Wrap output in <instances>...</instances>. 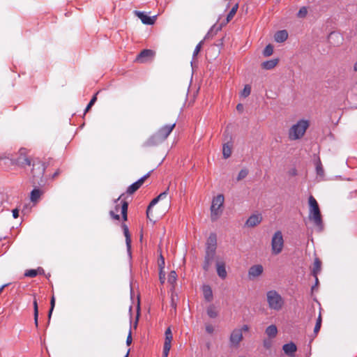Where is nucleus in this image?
Wrapping results in <instances>:
<instances>
[{"mask_svg":"<svg viewBox=\"0 0 357 357\" xmlns=\"http://www.w3.org/2000/svg\"><path fill=\"white\" fill-rule=\"evenodd\" d=\"M176 123H174L171 125H165L162 126L155 135L149 138L146 142V146H154L157 145L163 141H165L172 130L175 127Z\"/></svg>","mask_w":357,"mask_h":357,"instance_id":"1","label":"nucleus"},{"mask_svg":"<svg viewBox=\"0 0 357 357\" xmlns=\"http://www.w3.org/2000/svg\"><path fill=\"white\" fill-rule=\"evenodd\" d=\"M309 127L307 120H299L296 124L293 125L289 130V138L291 140L301 139Z\"/></svg>","mask_w":357,"mask_h":357,"instance_id":"2","label":"nucleus"},{"mask_svg":"<svg viewBox=\"0 0 357 357\" xmlns=\"http://www.w3.org/2000/svg\"><path fill=\"white\" fill-rule=\"evenodd\" d=\"M310 213L309 218L314 222V224L320 229H322L323 223L321 220V212L319 205L316 199L310 196L309 197Z\"/></svg>","mask_w":357,"mask_h":357,"instance_id":"3","label":"nucleus"},{"mask_svg":"<svg viewBox=\"0 0 357 357\" xmlns=\"http://www.w3.org/2000/svg\"><path fill=\"white\" fill-rule=\"evenodd\" d=\"M266 300L271 310L278 311L284 305V299L275 290H270L266 293Z\"/></svg>","mask_w":357,"mask_h":357,"instance_id":"4","label":"nucleus"},{"mask_svg":"<svg viewBox=\"0 0 357 357\" xmlns=\"http://www.w3.org/2000/svg\"><path fill=\"white\" fill-rule=\"evenodd\" d=\"M248 331L249 326L248 325H243L241 328H234L229 337L231 346L238 347L243 339V333L248 332Z\"/></svg>","mask_w":357,"mask_h":357,"instance_id":"5","label":"nucleus"},{"mask_svg":"<svg viewBox=\"0 0 357 357\" xmlns=\"http://www.w3.org/2000/svg\"><path fill=\"white\" fill-rule=\"evenodd\" d=\"M224 196L218 195L213 199L211 206V213L212 220H215L222 213V206L224 204Z\"/></svg>","mask_w":357,"mask_h":357,"instance_id":"6","label":"nucleus"},{"mask_svg":"<svg viewBox=\"0 0 357 357\" xmlns=\"http://www.w3.org/2000/svg\"><path fill=\"white\" fill-rule=\"evenodd\" d=\"M284 246V240L282 234L280 231H277L271 239V250L274 255L280 254Z\"/></svg>","mask_w":357,"mask_h":357,"instance_id":"7","label":"nucleus"},{"mask_svg":"<svg viewBox=\"0 0 357 357\" xmlns=\"http://www.w3.org/2000/svg\"><path fill=\"white\" fill-rule=\"evenodd\" d=\"M33 169L31 170L33 178H42L46 169L45 163L36 159L33 162Z\"/></svg>","mask_w":357,"mask_h":357,"instance_id":"8","label":"nucleus"},{"mask_svg":"<svg viewBox=\"0 0 357 357\" xmlns=\"http://www.w3.org/2000/svg\"><path fill=\"white\" fill-rule=\"evenodd\" d=\"M217 244V238L215 234H211L206 243V255L215 256Z\"/></svg>","mask_w":357,"mask_h":357,"instance_id":"9","label":"nucleus"},{"mask_svg":"<svg viewBox=\"0 0 357 357\" xmlns=\"http://www.w3.org/2000/svg\"><path fill=\"white\" fill-rule=\"evenodd\" d=\"M135 14L137 16L144 24L152 25L155 23L157 15L152 17L148 16L145 13L135 10Z\"/></svg>","mask_w":357,"mask_h":357,"instance_id":"10","label":"nucleus"},{"mask_svg":"<svg viewBox=\"0 0 357 357\" xmlns=\"http://www.w3.org/2000/svg\"><path fill=\"white\" fill-rule=\"evenodd\" d=\"M149 175H150V172L147 173L146 175L141 177L136 182L131 184L127 189V193L131 195V194L134 193L135 191H137L141 187V185L143 184L145 179L149 176Z\"/></svg>","mask_w":357,"mask_h":357,"instance_id":"11","label":"nucleus"},{"mask_svg":"<svg viewBox=\"0 0 357 357\" xmlns=\"http://www.w3.org/2000/svg\"><path fill=\"white\" fill-rule=\"evenodd\" d=\"M262 220V216L260 213H255L250 215L245 222V226L254 227L259 225Z\"/></svg>","mask_w":357,"mask_h":357,"instance_id":"12","label":"nucleus"},{"mask_svg":"<svg viewBox=\"0 0 357 357\" xmlns=\"http://www.w3.org/2000/svg\"><path fill=\"white\" fill-rule=\"evenodd\" d=\"M263 266L260 264L254 265L251 266L248 271V278L250 280H253L259 276L263 273Z\"/></svg>","mask_w":357,"mask_h":357,"instance_id":"13","label":"nucleus"},{"mask_svg":"<svg viewBox=\"0 0 357 357\" xmlns=\"http://www.w3.org/2000/svg\"><path fill=\"white\" fill-rule=\"evenodd\" d=\"M122 229L123 231L124 236L126 237V248H127V252L128 255L131 259L132 257V252H131V237L129 232V229L128 226L126 224L122 225Z\"/></svg>","mask_w":357,"mask_h":357,"instance_id":"14","label":"nucleus"},{"mask_svg":"<svg viewBox=\"0 0 357 357\" xmlns=\"http://www.w3.org/2000/svg\"><path fill=\"white\" fill-rule=\"evenodd\" d=\"M328 40L331 45L337 46L342 43L343 37L340 33L333 31L328 35Z\"/></svg>","mask_w":357,"mask_h":357,"instance_id":"15","label":"nucleus"},{"mask_svg":"<svg viewBox=\"0 0 357 357\" xmlns=\"http://www.w3.org/2000/svg\"><path fill=\"white\" fill-rule=\"evenodd\" d=\"M282 349L285 354L292 357L294 356V354L296 351L297 347L294 342H291L289 343L284 344L282 347Z\"/></svg>","mask_w":357,"mask_h":357,"instance_id":"16","label":"nucleus"},{"mask_svg":"<svg viewBox=\"0 0 357 357\" xmlns=\"http://www.w3.org/2000/svg\"><path fill=\"white\" fill-rule=\"evenodd\" d=\"M216 271L218 276L220 278H226L227 273L225 268V264L223 261H218L216 263Z\"/></svg>","mask_w":357,"mask_h":357,"instance_id":"17","label":"nucleus"},{"mask_svg":"<svg viewBox=\"0 0 357 357\" xmlns=\"http://www.w3.org/2000/svg\"><path fill=\"white\" fill-rule=\"evenodd\" d=\"M153 52L151 50H142L137 56L136 61L140 63H144L146 61V59L152 56Z\"/></svg>","mask_w":357,"mask_h":357,"instance_id":"18","label":"nucleus"},{"mask_svg":"<svg viewBox=\"0 0 357 357\" xmlns=\"http://www.w3.org/2000/svg\"><path fill=\"white\" fill-rule=\"evenodd\" d=\"M288 38V33L286 30L278 31L274 36L275 40L277 43H283Z\"/></svg>","mask_w":357,"mask_h":357,"instance_id":"19","label":"nucleus"},{"mask_svg":"<svg viewBox=\"0 0 357 357\" xmlns=\"http://www.w3.org/2000/svg\"><path fill=\"white\" fill-rule=\"evenodd\" d=\"M203 295L205 300L208 302L213 299V291L212 289L209 285L205 284L202 287Z\"/></svg>","mask_w":357,"mask_h":357,"instance_id":"20","label":"nucleus"},{"mask_svg":"<svg viewBox=\"0 0 357 357\" xmlns=\"http://www.w3.org/2000/svg\"><path fill=\"white\" fill-rule=\"evenodd\" d=\"M265 333L270 338H273L278 334V328L275 325L272 324L266 328Z\"/></svg>","mask_w":357,"mask_h":357,"instance_id":"21","label":"nucleus"},{"mask_svg":"<svg viewBox=\"0 0 357 357\" xmlns=\"http://www.w3.org/2000/svg\"><path fill=\"white\" fill-rule=\"evenodd\" d=\"M278 59H271V60L263 62L261 64V66L264 69L271 70V69L273 68L278 64Z\"/></svg>","mask_w":357,"mask_h":357,"instance_id":"22","label":"nucleus"},{"mask_svg":"<svg viewBox=\"0 0 357 357\" xmlns=\"http://www.w3.org/2000/svg\"><path fill=\"white\" fill-rule=\"evenodd\" d=\"M173 337H165L164 346H163V353H169L171 349V344Z\"/></svg>","mask_w":357,"mask_h":357,"instance_id":"23","label":"nucleus"},{"mask_svg":"<svg viewBox=\"0 0 357 357\" xmlns=\"http://www.w3.org/2000/svg\"><path fill=\"white\" fill-rule=\"evenodd\" d=\"M40 195H41V192L39 189H33L31 192V196H30L31 201L33 202H36L38 200V199L40 198Z\"/></svg>","mask_w":357,"mask_h":357,"instance_id":"24","label":"nucleus"},{"mask_svg":"<svg viewBox=\"0 0 357 357\" xmlns=\"http://www.w3.org/2000/svg\"><path fill=\"white\" fill-rule=\"evenodd\" d=\"M206 312L208 316L210 318H215L218 316V312L215 309V307L213 305H211L208 307L206 310Z\"/></svg>","mask_w":357,"mask_h":357,"instance_id":"25","label":"nucleus"},{"mask_svg":"<svg viewBox=\"0 0 357 357\" xmlns=\"http://www.w3.org/2000/svg\"><path fill=\"white\" fill-rule=\"evenodd\" d=\"M213 257H214V256H213V255L206 254L205 260H204V263L203 265V268L205 271L208 270L209 266L213 261Z\"/></svg>","mask_w":357,"mask_h":357,"instance_id":"26","label":"nucleus"},{"mask_svg":"<svg viewBox=\"0 0 357 357\" xmlns=\"http://www.w3.org/2000/svg\"><path fill=\"white\" fill-rule=\"evenodd\" d=\"M223 157L227 159L230 157L231 154V146L228 144H225L222 149Z\"/></svg>","mask_w":357,"mask_h":357,"instance_id":"27","label":"nucleus"},{"mask_svg":"<svg viewBox=\"0 0 357 357\" xmlns=\"http://www.w3.org/2000/svg\"><path fill=\"white\" fill-rule=\"evenodd\" d=\"M33 316H34V323L36 327L38 326V307L36 299L33 301Z\"/></svg>","mask_w":357,"mask_h":357,"instance_id":"28","label":"nucleus"},{"mask_svg":"<svg viewBox=\"0 0 357 357\" xmlns=\"http://www.w3.org/2000/svg\"><path fill=\"white\" fill-rule=\"evenodd\" d=\"M321 270V261L316 259L314 262V266L312 269V275L314 277H316V275Z\"/></svg>","mask_w":357,"mask_h":357,"instance_id":"29","label":"nucleus"},{"mask_svg":"<svg viewBox=\"0 0 357 357\" xmlns=\"http://www.w3.org/2000/svg\"><path fill=\"white\" fill-rule=\"evenodd\" d=\"M18 163L22 166H24V165L30 166L33 164V163H31V160L29 158L25 157V156L20 157L18 158Z\"/></svg>","mask_w":357,"mask_h":357,"instance_id":"30","label":"nucleus"},{"mask_svg":"<svg viewBox=\"0 0 357 357\" xmlns=\"http://www.w3.org/2000/svg\"><path fill=\"white\" fill-rule=\"evenodd\" d=\"M238 3H236L233 7L231 9V10L229 11V13H228V15H227V22H229L233 17L235 15L237 10H238Z\"/></svg>","mask_w":357,"mask_h":357,"instance_id":"31","label":"nucleus"},{"mask_svg":"<svg viewBox=\"0 0 357 357\" xmlns=\"http://www.w3.org/2000/svg\"><path fill=\"white\" fill-rule=\"evenodd\" d=\"M316 172L320 176H323L324 174V168L319 159L316 162Z\"/></svg>","mask_w":357,"mask_h":357,"instance_id":"32","label":"nucleus"},{"mask_svg":"<svg viewBox=\"0 0 357 357\" xmlns=\"http://www.w3.org/2000/svg\"><path fill=\"white\" fill-rule=\"evenodd\" d=\"M128 204L126 202H123L121 206V213L124 220H127V211H128Z\"/></svg>","mask_w":357,"mask_h":357,"instance_id":"33","label":"nucleus"},{"mask_svg":"<svg viewBox=\"0 0 357 357\" xmlns=\"http://www.w3.org/2000/svg\"><path fill=\"white\" fill-rule=\"evenodd\" d=\"M273 52V45L269 44V45H266V47L264 48V50L263 51V54L265 56H269L272 55Z\"/></svg>","mask_w":357,"mask_h":357,"instance_id":"34","label":"nucleus"},{"mask_svg":"<svg viewBox=\"0 0 357 357\" xmlns=\"http://www.w3.org/2000/svg\"><path fill=\"white\" fill-rule=\"evenodd\" d=\"M321 314H319V315L317 319L314 328V333L315 335H317V334L319 331V330L321 328Z\"/></svg>","mask_w":357,"mask_h":357,"instance_id":"35","label":"nucleus"},{"mask_svg":"<svg viewBox=\"0 0 357 357\" xmlns=\"http://www.w3.org/2000/svg\"><path fill=\"white\" fill-rule=\"evenodd\" d=\"M307 14V8L305 6H303L300 8L297 13V17L299 18H304Z\"/></svg>","mask_w":357,"mask_h":357,"instance_id":"36","label":"nucleus"},{"mask_svg":"<svg viewBox=\"0 0 357 357\" xmlns=\"http://www.w3.org/2000/svg\"><path fill=\"white\" fill-rule=\"evenodd\" d=\"M159 199H158V197H156L155 198H154L149 204V205L147 207V210H146V215L148 218H149V215H150V212H151V209L153 206H154L158 202Z\"/></svg>","mask_w":357,"mask_h":357,"instance_id":"37","label":"nucleus"},{"mask_svg":"<svg viewBox=\"0 0 357 357\" xmlns=\"http://www.w3.org/2000/svg\"><path fill=\"white\" fill-rule=\"evenodd\" d=\"M251 92V87L250 85L247 84L244 86L243 91H241V96L244 98L248 97Z\"/></svg>","mask_w":357,"mask_h":357,"instance_id":"38","label":"nucleus"},{"mask_svg":"<svg viewBox=\"0 0 357 357\" xmlns=\"http://www.w3.org/2000/svg\"><path fill=\"white\" fill-rule=\"evenodd\" d=\"M248 174V171L247 169H241L237 176V181H241L245 178L247 175Z\"/></svg>","mask_w":357,"mask_h":357,"instance_id":"39","label":"nucleus"},{"mask_svg":"<svg viewBox=\"0 0 357 357\" xmlns=\"http://www.w3.org/2000/svg\"><path fill=\"white\" fill-rule=\"evenodd\" d=\"M38 275L37 271L35 269H29L26 271L24 273V276L29 278H34Z\"/></svg>","mask_w":357,"mask_h":357,"instance_id":"40","label":"nucleus"},{"mask_svg":"<svg viewBox=\"0 0 357 357\" xmlns=\"http://www.w3.org/2000/svg\"><path fill=\"white\" fill-rule=\"evenodd\" d=\"M97 93L95 94L92 98L91 99L90 102H89V104L87 105L85 110H84V113H86L89 109L90 108L94 105V103L96 102V100H97Z\"/></svg>","mask_w":357,"mask_h":357,"instance_id":"41","label":"nucleus"},{"mask_svg":"<svg viewBox=\"0 0 357 357\" xmlns=\"http://www.w3.org/2000/svg\"><path fill=\"white\" fill-rule=\"evenodd\" d=\"M203 43H204V42H203V40L200 41V42L197 45V46L195 47V50H194V52H193V55H192V59H193L197 56V54H199V52H200Z\"/></svg>","mask_w":357,"mask_h":357,"instance_id":"42","label":"nucleus"},{"mask_svg":"<svg viewBox=\"0 0 357 357\" xmlns=\"http://www.w3.org/2000/svg\"><path fill=\"white\" fill-rule=\"evenodd\" d=\"M176 280V273L175 271H171L168 276V282L171 284H174Z\"/></svg>","mask_w":357,"mask_h":357,"instance_id":"43","label":"nucleus"},{"mask_svg":"<svg viewBox=\"0 0 357 357\" xmlns=\"http://www.w3.org/2000/svg\"><path fill=\"white\" fill-rule=\"evenodd\" d=\"M54 305H55V298H54V296H52V298H51V301H50V311H49V313H48V319H49V320L51 318L52 313V311L54 310Z\"/></svg>","mask_w":357,"mask_h":357,"instance_id":"44","label":"nucleus"},{"mask_svg":"<svg viewBox=\"0 0 357 357\" xmlns=\"http://www.w3.org/2000/svg\"><path fill=\"white\" fill-rule=\"evenodd\" d=\"M169 188L164 192H161L157 197L159 200H161L164 198H165L168 194Z\"/></svg>","mask_w":357,"mask_h":357,"instance_id":"45","label":"nucleus"},{"mask_svg":"<svg viewBox=\"0 0 357 357\" xmlns=\"http://www.w3.org/2000/svg\"><path fill=\"white\" fill-rule=\"evenodd\" d=\"M263 344L265 348L270 349L272 345V342L270 340H264L263 342Z\"/></svg>","mask_w":357,"mask_h":357,"instance_id":"46","label":"nucleus"},{"mask_svg":"<svg viewBox=\"0 0 357 357\" xmlns=\"http://www.w3.org/2000/svg\"><path fill=\"white\" fill-rule=\"evenodd\" d=\"M206 331L208 333H213V331H214V328L213 326L211 325V324H207L206 325Z\"/></svg>","mask_w":357,"mask_h":357,"instance_id":"47","label":"nucleus"},{"mask_svg":"<svg viewBox=\"0 0 357 357\" xmlns=\"http://www.w3.org/2000/svg\"><path fill=\"white\" fill-rule=\"evenodd\" d=\"M288 174L291 176H296L297 175V170H296V169L295 167L291 168V169L289 170Z\"/></svg>","mask_w":357,"mask_h":357,"instance_id":"48","label":"nucleus"},{"mask_svg":"<svg viewBox=\"0 0 357 357\" xmlns=\"http://www.w3.org/2000/svg\"><path fill=\"white\" fill-rule=\"evenodd\" d=\"M165 337H173L170 328H167V330L165 331Z\"/></svg>","mask_w":357,"mask_h":357,"instance_id":"49","label":"nucleus"},{"mask_svg":"<svg viewBox=\"0 0 357 357\" xmlns=\"http://www.w3.org/2000/svg\"><path fill=\"white\" fill-rule=\"evenodd\" d=\"M171 306H172V307L174 310H176V302H175V301H174V296H173V295L172 296V299H171Z\"/></svg>","mask_w":357,"mask_h":357,"instance_id":"50","label":"nucleus"},{"mask_svg":"<svg viewBox=\"0 0 357 357\" xmlns=\"http://www.w3.org/2000/svg\"><path fill=\"white\" fill-rule=\"evenodd\" d=\"M110 215L115 220H119L120 217L118 214H116L113 211L109 212Z\"/></svg>","mask_w":357,"mask_h":357,"instance_id":"51","label":"nucleus"},{"mask_svg":"<svg viewBox=\"0 0 357 357\" xmlns=\"http://www.w3.org/2000/svg\"><path fill=\"white\" fill-rule=\"evenodd\" d=\"M13 216L14 218H17L19 216V211L18 209L15 208L12 211Z\"/></svg>","mask_w":357,"mask_h":357,"instance_id":"52","label":"nucleus"},{"mask_svg":"<svg viewBox=\"0 0 357 357\" xmlns=\"http://www.w3.org/2000/svg\"><path fill=\"white\" fill-rule=\"evenodd\" d=\"M132 342V337H131V332L129 333L128 336L127 337L126 340V344L128 345L130 344Z\"/></svg>","mask_w":357,"mask_h":357,"instance_id":"53","label":"nucleus"},{"mask_svg":"<svg viewBox=\"0 0 357 357\" xmlns=\"http://www.w3.org/2000/svg\"><path fill=\"white\" fill-rule=\"evenodd\" d=\"M236 109L238 111H240V112L243 111V105L242 104H241V103L238 104L237 106H236Z\"/></svg>","mask_w":357,"mask_h":357,"instance_id":"54","label":"nucleus"},{"mask_svg":"<svg viewBox=\"0 0 357 357\" xmlns=\"http://www.w3.org/2000/svg\"><path fill=\"white\" fill-rule=\"evenodd\" d=\"M8 158L6 153H0V160Z\"/></svg>","mask_w":357,"mask_h":357,"instance_id":"55","label":"nucleus"},{"mask_svg":"<svg viewBox=\"0 0 357 357\" xmlns=\"http://www.w3.org/2000/svg\"><path fill=\"white\" fill-rule=\"evenodd\" d=\"M9 285V283L5 284L0 287V294L2 292L3 289Z\"/></svg>","mask_w":357,"mask_h":357,"instance_id":"56","label":"nucleus"},{"mask_svg":"<svg viewBox=\"0 0 357 357\" xmlns=\"http://www.w3.org/2000/svg\"><path fill=\"white\" fill-rule=\"evenodd\" d=\"M315 278V284L314 286H312V290L314 289V287L317 286L318 284V282H319V280H318V278H317V275H316V277Z\"/></svg>","mask_w":357,"mask_h":357,"instance_id":"57","label":"nucleus"},{"mask_svg":"<svg viewBox=\"0 0 357 357\" xmlns=\"http://www.w3.org/2000/svg\"><path fill=\"white\" fill-rule=\"evenodd\" d=\"M169 353H163L162 352V357H168Z\"/></svg>","mask_w":357,"mask_h":357,"instance_id":"58","label":"nucleus"},{"mask_svg":"<svg viewBox=\"0 0 357 357\" xmlns=\"http://www.w3.org/2000/svg\"><path fill=\"white\" fill-rule=\"evenodd\" d=\"M354 70H355V71H357V61H356V63L354 64Z\"/></svg>","mask_w":357,"mask_h":357,"instance_id":"59","label":"nucleus"},{"mask_svg":"<svg viewBox=\"0 0 357 357\" xmlns=\"http://www.w3.org/2000/svg\"><path fill=\"white\" fill-rule=\"evenodd\" d=\"M210 31H209L207 33V34L206 35V36H205L204 39H206V38L208 37V36H209V34H210Z\"/></svg>","mask_w":357,"mask_h":357,"instance_id":"60","label":"nucleus"},{"mask_svg":"<svg viewBox=\"0 0 357 357\" xmlns=\"http://www.w3.org/2000/svg\"><path fill=\"white\" fill-rule=\"evenodd\" d=\"M116 211L118 212L119 211V206H116Z\"/></svg>","mask_w":357,"mask_h":357,"instance_id":"61","label":"nucleus"},{"mask_svg":"<svg viewBox=\"0 0 357 357\" xmlns=\"http://www.w3.org/2000/svg\"><path fill=\"white\" fill-rule=\"evenodd\" d=\"M128 354H129V350L128 351L127 354H126V356L124 357H128Z\"/></svg>","mask_w":357,"mask_h":357,"instance_id":"62","label":"nucleus"},{"mask_svg":"<svg viewBox=\"0 0 357 357\" xmlns=\"http://www.w3.org/2000/svg\"><path fill=\"white\" fill-rule=\"evenodd\" d=\"M120 197L117 198V199L115 201V202H117L119 200Z\"/></svg>","mask_w":357,"mask_h":357,"instance_id":"63","label":"nucleus"},{"mask_svg":"<svg viewBox=\"0 0 357 357\" xmlns=\"http://www.w3.org/2000/svg\"><path fill=\"white\" fill-rule=\"evenodd\" d=\"M239 357H245V356H239Z\"/></svg>","mask_w":357,"mask_h":357,"instance_id":"64","label":"nucleus"}]
</instances>
